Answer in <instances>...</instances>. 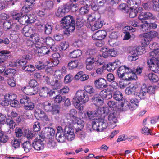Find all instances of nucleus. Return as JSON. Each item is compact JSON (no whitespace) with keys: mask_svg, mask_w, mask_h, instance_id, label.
Wrapping results in <instances>:
<instances>
[{"mask_svg":"<svg viewBox=\"0 0 159 159\" xmlns=\"http://www.w3.org/2000/svg\"><path fill=\"white\" fill-rule=\"evenodd\" d=\"M120 63V62L118 61L109 63L107 64V70L110 72L112 71L116 68L119 67Z\"/></svg>","mask_w":159,"mask_h":159,"instance_id":"31","label":"nucleus"},{"mask_svg":"<svg viewBox=\"0 0 159 159\" xmlns=\"http://www.w3.org/2000/svg\"><path fill=\"white\" fill-rule=\"evenodd\" d=\"M6 123L9 125L10 129H13L16 125L15 122L9 118L7 119Z\"/></svg>","mask_w":159,"mask_h":159,"instance_id":"59","label":"nucleus"},{"mask_svg":"<svg viewBox=\"0 0 159 159\" xmlns=\"http://www.w3.org/2000/svg\"><path fill=\"white\" fill-rule=\"evenodd\" d=\"M107 35L106 32L103 30H99L93 34L92 38L95 40H102L104 39Z\"/></svg>","mask_w":159,"mask_h":159,"instance_id":"19","label":"nucleus"},{"mask_svg":"<svg viewBox=\"0 0 159 159\" xmlns=\"http://www.w3.org/2000/svg\"><path fill=\"white\" fill-rule=\"evenodd\" d=\"M72 125L71 124H69V126H66L64 128V129H63V132L65 135L74 133L73 130L72 128Z\"/></svg>","mask_w":159,"mask_h":159,"instance_id":"40","label":"nucleus"},{"mask_svg":"<svg viewBox=\"0 0 159 159\" xmlns=\"http://www.w3.org/2000/svg\"><path fill=\"white\" fill-rule=\"evenodd\" d=\"M106 70V67L104 66L97 68L95 71L96 73L98 75H103Z\"/></svg>","mask_w":159,"mask_h":159,"instance_id":"56","label":"nucleus"},{"mask_svg":"<svg viewBox=\"0 0 159 159\" xmlns=\"http://www.w3.org/2000/svg\"><path fill=\"white\" fill-rule=\"evenodd\" d=\"M30 39L32 41V43L34 44L36 47L39 48L42 46V41L44 40V38H41L40 39L39 35L37 34H34L30 35Z\"/></svg>","mask_w":159,"mask_h":159,"instance_id":"12","label":"nucleus"},{"mask_svg":"<svg viewBox=\"0 0 159 159\" xmlns=\"http://www.w3.org/2000/svg\"><path fill=\"white\" fill-rule=\"evenodd\" d=\"M44 139L39 136L37 137L33 143V145L34 148L38 151L43 150L44 148L43 143Z\"/></svg>","mask_w":159,"mask_h":159,"instance_id":"8","label":"nucleus"},{"mask_svg":"<svg viewBox=\"0 0 159 159\" xmlns=\"http://www.w3.org/2000/svg\"><path fill=\"white\" fill-rule=\"evenodd\" d=\"M32 29L28 26H25L22 29V33L26 37H28L30 36L32 33Z\"/></svg>","mask_w":159,"mask_h":159,"instance_id":"36","label":"nucleus"},{"mask_svg":"<svg viewBox=\"0 0 159 159\" xmlns=\"http://www.w3.org/2000/svg\"><path fill=\"white\" fill-rule=\"evenodd\" d=\"M77 113V111L75 109H73L70 110L68 113L67 114L66 116L68 120L70 119L71 122L73 120H75Z\"/></svg>","mask_w":159,"mask_h":159,"instance_id":"30","label":"nucleus"},{"mask_svg":"<svg viewBox=\"0 0 159 159\" xmlns=\"http://www.w3.org/2000/svg\"><path fill=\"white\" fill-rule=\"evenodd\" d=\"M100 96L102 97L103 99H109L110 97H108L111 96L110 95H107V93L106 90H103L100 93Z\"/></svg>","mask_w":159,"mask_h":159,"instance_id":"60","label":"nucleus"},{"mask_svg":"<svg viewBox=\"0 0 159 159\" xmlns=\"http://www.w3.org/2000/svg\"><path fill=\"white\" fill-rule=\"evenodd\" d=\"M151 41L144 33L143 36V38L141 41V44L143 47H146L148 45L150 42Z\"/></svg>","mask_w":159,"mask_h":159,"instance_id":"35","label":"nucleus"},{"mask_svg":"<svg viewBox=\"0 0 159 159\" xmlns=\"http://www.w3.org/2000/svg\"><path fill=\"white\" fill-rule=\"evenodd\" d=\"M20 101L23 105L26 110H32L34 107V104L31 102V100H20Z\"/></svg>","mask_w":159,"mask_h":159,"instance_id":"22","label":"nucleus"},{"mask_svg":"<svg viewBox=\"0 0 159 159\" xmlns=\"http://www.w3.org/2000/svg\"><path fill=\"white\" fill-rule=\"evenodd\" d=\"M94 85L97 89L100 90L107 87L106 80L102 78H99L95 80Z\"/></svg>","mask_w":159,"mask_h":159,"instance_id":"16","label":"nucleus"},{"mask_svg":"<svg viewBox=\"0 0 159 159\" xmlns=\"http://www.w3.org/2000/svg\"><path fill=\"white\" fill-rule=\"evenodd\" d=\"M24 150L26 152H29L31 150L32 146L31 143L29 142H26L23 143L22 145Z\"/></svg>","mask_w":159,"mask_h":159,"instance_id":"39","label":"nucleus"},{"mask_svg":"<svg viewBox=\"0 0 159 159\" xmlns=\"http://www.w3.org/2000/svg\"><path fill=\"white\" fill-rule=\"evenodd\" d=\"M69 123L72 125H76V129H83L84 126V123L83 121L80 118L78 117L75 118V120H73L72 122H69Z\"/></svg>","mask_w":159,"mask_h":159,"instance_id":"23","label":"nucleus"},{"mask_svg":"<svg viewBox=\"0 0 159 159\" xmlns=\"http://www.w3.org/2000/svg\"><path fill=\"white\" fill-rule=\"evenodd\" d=\"M49 89L47 87H43L40 89L39 94L40 96L46 97L48 96Z\"/></svg>","mask_w":159,"mask_h":159,"instance_id":"34","label":"nucleus"},{"mask_svg":"<svg viewBox=\"0 0 159 159\" xmlns=\"http://www.w3.org/2000/svg\"><path fill=\"white\" fill-rule=\"evenodd\" d=\"M148 95V93L142 91H141L140 93H137L136 94V96L138 97L137 98H139L141 99L147 98L146 97Z\"/></svg>","mask_w":159,"mask_h":159,"instance_id":"55","label":"nucleus"},{"mask_svg":"<svg viewBox=\"0 0 159 159\" xmlns=\"http://www.w3.org/2000/svg\"><path fill=\"white\" fill-rule=\"evenodd\" d=\"M155 19L156 17L149 12H142L139 16V19L141 21L142 23H143L144 20H154Z\"/></svg>","mask_w":159,"mask_h":159,"instance_id":"17","label":"nucleus"},{"mask_svg":"<svg viewBox=\"0 0 159 159\" xmlns=\"http://www.w3.org/2000/svg\"><path fill=\"white\" fill-rule=\"evenodd\" d=\"M145 34L151 40L153 38L157 36L158 35L157 33L155 31H151Z\"/></svg>","mask_w":159,"mask_h":159,"instance_id":"53","label":"nucleus"},{"mask_svg":"<svg viewBox=\"0 0 159 159\" xmlns=\"http://www.w3.org/2000/svg\"><path fill=\"white\" fill-rule=\"evenodd\" d=\"M89 10V7L87 6H84L81 7L79 10V12L80 14L84 15L88 13Z\"/></svg>","mask_w":159,"mask_h":159,"instance_id":"44","label":"nucleus"},{"mask_svg":"<svg viewBox=\"0 0 159 159\" xmlns=\"http://www.w3.org/2000/svg\"><path fill=\"white\" fill-rule=\"evenodd\" d=\"M23 91L25 93L28 95H34L37 93V91H33V89L32 88H24L23 89Z\"/></svg>","mask_w":159,"mask_h":159,"instance_id":"42","label":"nucleus"},{"mask_svg":"<svg viewBox=\"0 0 159 159\" xmlns=\"http://www.w3.org/2000/svg\"><path fill=\"white\" fill-rule=\"evenodd\" d=\"M86 114L88 118L91 120H93L97 116V113L94 111H88Z\"/></svg>","mask_w":159,"mask_h":159,"instance_id":"50","label":"nucleus"},{"mask_svg":"<svg viewBox=\"0 0 159 159\" xmlns=\"http://www.w3.org/2000/svg\"><path fill=\"white\" fill-rule=\"evenodd\" d=\"M129 102L127 100H124L121 104L122 109L124 111L127 110L128 108L133 110L136 109L138 107V100H129Z\"/></svg>","mask_w":159,"mask_h":159,"instance_id":"4","label":"nucleus"},{"mask_svg":"<svg viewBox=\"0 0 159 159\" xmlns=\"http://www.w3.org/2000/svg\"><path fill=\"white\" fill-rule=\"evenodd\" d=\"M102 52V56L105 58H107L109 56L108 49L106 47H103L101 50Z\"/></svg>","mask_w":159,"mask_h":159,"instance_id":"57","label":"nucleus"},{"mask_svg":"<svg viewBox=\"0 0 159 159\" xmlns=\"http://www.w3.org/2000/svg\"><path fill=\"white\" fill-rule=\"evenodd\" d=\"M141 48V51H138L139 49H136L131 51L130 52V55L128 57V59L129 61H135L138 59V57L139 54L141 55L142 53H144L145 52V49Z\"/></svg>","mask_w":159,"mask_h":159,"instance_id":"7","label":"nucleus"},{"mask_svg":"<svg viewBox=\"0 0 159 159\" xmlns=\"http://www.w3.org/2000/svg\"><path fill=\"white\" fill-rule=\"evenodd\" d=\"M44 5L46 9H51L53 7V3L51 1H46L44 3Z\"/></svg>","mask_w":159,"mask_h":159,"instance_id":"63","label":"nucleus"},{"mask_svg":"<svg viewBox=\"0 0 159 159\" xmlns=\"http://www.w3.org/2000/svg\"><path fill=\"white\" fill-rule=\"evenodd\" d=\"M112 110L109 107H103L99 108L97 111V113L98 115H102L103 114L105 116L109 113H111Z\"/></svg>","mask_w":159,"mask_h":159,"instance_id":"29","label":"nucleus"},{"mask_svg":"<svg viewBox=\"0 0 159 159\" xmlns=\"http://www.w3.org/2000/svg\"><path fill=\"white\" fill-rule=\"evenodd\" d=\"M10 53L7 50H3L0 51V63H4L8 58L7 55Z\"/></svg>","mask_w":159,"mask_h":159,"instance_id":"27","label":"nucleus"},{"mask_svg":"<svg viewBox=\"0 0 159 159\" xmlns=\"http://www.w3.org/2000/svg\"><path fill=\"white\" fill-rule=\"evenodd\" d=\"M42 43L43 45H47L48 47H50L52 50L56 51L57 50V48L54 45L55 41L51 37H48L42 41Z\"/></svg>","mask_w":159,"mask_h":159,"instance_id":"14","label":"nucleus"},{"mask_svg":"<svg viewBox=\"0 0 159 159\" xmlns=\"http://www.w3.org/2000/svg\"><path fill=\"white\" fill-rule=\"evenodd\" d=\"M109 89H110V90L111 91H114V90L117 89L119 87L118 84L116 81L112 82L110 85L109 86Z\"/></svg>","mask_w":159,"mask_h":159,"instance_id":"52","label":"nucleus"},{"mask_svg":"<svg viewBox=\"0 0 159 159\" xmlns=\"http://www.w3.org/2000/svg\"><path fill=\"white\" fill-rule=\"evenodd\" d=\"M82 52L79 49L74 50L70 52L69 54V57L71 58H75L78 57L81 55Z\"/></svg>","mask_w":159,"mask_h":159,"instance_id":"32","label":"nucleus"},{"mask_svg":"<svg viewBox=\"0 0 159 159\" xmlns=\"http://www.w3.org/2000/svg\"><path fill=\"white\" fill-rule=\"evenodd\" d=\"M46 103L48 104H45L44 109L46 111L51 112L53 114L59 113L60 108V106L54 104L52 106H51L50 103L47 102Z\"/></svg>","mask_w":159,"mask_h":159,"instance_id":"9","label":"nucleus"},{"mask_svg":"<svg viewBox=\"0 0 159 159\" xmlns=\"http://www.w3.org/2000/svg\"><path fill=\"white\" fill-rule=\"evenodd\" d=\"M21 141L19 139H14L11 142L12 146L15 148H18L20 144Z\"/></svg>","mask_w":159,"mask_h":159,"instance_id":"46","label":"nucleus"},{"mask_svg":"<svg viewBox=\"0 0 159 159\" xmlns=\"http://www.w3.org/2000/svg\"><path fill=\"white\" fill-rule=\"evenodd\" d=\"M48 146L51 149L55 148H57L56 142L52 140H50L48 143Z\"/></svg>","mask_w":159,"mask_h":159,"instance_id":"64","label":"nucleus"},{"mask_svg":"<svg viewBox=\"0 0 159 159\" xmlns=\"http://www.w3.org/2000/svg\"><path fill=\"white\" fill-rule=\"evenodd\" d=\"M11 15L14 20H17L20 24L24 25L28 24L27 15H23L21 13H17L14 11L11 12Z\"/></svg>","mask_w":159,"mask_h":159,"instance_id":"5","label":"nucleus"},{"mask_svg":"<svg viewBox=\"0 0 159 159\" xmlns=\"http://www.w3.org/2000/svg\"><path fill=\"white\" fill-rule=\"evenodd\" d=\"M28 19V24L34 23L36 20V16L34 14L27 15Z\"/></svg>","mask_w":159,"mask_h":159,"instance_id":"58","label":"nucleus"},{"mask_svg":"<svg viewBox=\"0 0 159 159\" xmlns=\"http://www.w3.org/2000/svg\"><path fill=\"white\" fill-rule=\"evenodd\" d=\"M8 137L3 132L0 131V142L5 143L7 142Z\"/></svg>","mask_w":159,"mask_h":159,"instance_id":"43","label":"nucleus"},{"mask_svg":"<svg viewBox=\"0 0 159 159\" xmlns=\"http://www.w3.org/2000/svg\"><path fill=\"white\" fill-rule=\"evenodd\" d=\"M43 28L44 29L45 33L47 34H50L52 32V29L51 25L50 24L47 23L46 24Z\"/></svg>","mask_w":159,"mask_h":159,"instance_id":"48","label":"nucleus"},{"mask_svg":"<svg viewBox=\"0 0 159 159\" xmlns=\"http://www.w3.org/2000/svg\"><path fill=\"white\" fill-rule=\"evenodd\" d=\"M95 20V18L92 16V15H90L88 16L87 19V23L89 24V26H87L89 27H91V30L94 31L101 28L103 25L101 21L98 20L93 25V22Z\"/></svg>","mask_w":159,"mask_h":159,"instance_id":"6","label":"nucleus"},{"mask_svg":"<svg viewBox=\"0 0 159 159\" xmlns=\"http://www.w3.org/2000/svg\"><path fill=\"white\" fill-rule=\"evenodd\" d=\"M82 129H76V134L82 140L85 139L86 137L85 133L82 130Z\"/></svg>","mask_w":159,"mask_h":159,"instance_id":"47","label":"nucleus"},{"mask_svg":"<svg viewBox=\"0 0 159 159\" xmlns=\"http://www.w3.org/2000/svg\"><path fill=\"white\" fill-rule=\"evenodd\" d=\"M73 104L77 109L81 110L83 109V104L87 102L88 100H73Z\"/></svg>","mask_w":159,"mask_h":159,"instance_id":"26","label":"nucleus"},{"mask_svg":"<svg viewBox=\"0 0 159 159\" xmlns=\"http://www.w3.org/2000/svg\"><path fill=\"white\" fill-rule=\"evenodd\" d=\"M22 69L25 71L33 72L35 70V67L32 65H28L22 67Z\"/></svg>","mask_w":159,"mask_h":159,"instance_id":"41","label":"nucleus"},{"mask_svg":"<svg viewBox=\"0 0 159 159\" xmlns=\"http://www.w3.org/2000/svg\"><path fill=\"white\" fill-rule=\"evenodd\" d=\"M129 70V68L126 67L125 66H122L120 67L117 70V74L118 76L120 78L125 77V75L126 71Z\"/></svg>","mask_w":159,"mask_h":159,"instance_id":"28","label":"nucleus"},{"mask_svg":"<svg viewBox=\"0 0 159 159\" xmlns=\"http://www.w3.org/2000/svg\"><path fill=\"white\" fill-rule=\"evenodd\" d=\"M143 23V24L141 25V27L143 31H146L151 29L149 24L146 21H144Z\"/></svg>","mask_w":159,"mask_h":159,"instance_id":"54","label":"nucleus"},{"mask_svg":"<svg viewBox=\"0 0 159 159\" xmlns=\"http://www.w3.org/2000/svg\"><path fill=\"white\" fill-rule=\"evenodd\" d=\"M16 72V70L13 69H7L5 70L3 75L6 77H12Z\"/></svg>","mask_w":159,"mask_h":159,"instance_id":"33","label":"nucleus"},{"mask_svg":"<svg viewBox=\"0 0 159 159\" xmlns=\"http://www.w3.org/2000/svg\"><path fill=\"white\" fill-rule=\"evenodd\" d=\"M24 135L29 140L32 139L34 136L32 132L29 129H26L25 130Z\"/></svg>","mask_w":159,"mask_h":159,"instance_id":"51","label":"nucleus"},{"mask_svg":"<svg viewBox=\"0 0 159 159\" xmlns=\"http://www.w3.org/2000/svg\"><path fill=\"white\" fill-rule=\"evenodd\" d=\"M151 57L147 60V64L150 70L155 71L159 69V50L150 53Z\"/></svg>","mask_w":159,"mask_h":159,"instance_id":"1","label":"nucleus"},{"mask_svg":"<svg viewBox=\"0 0 159 159\" xmlns=\"http://www.w3.org/2000/svg\"><path fill=\"white\" fill-rule=\"evenodd\" d=\"M49 84L53 89H57L61 88L62 85V82L57 77H55L49 79Z\"/></svg>","mask_w":159,"mask_h":159,"instance_id":"10","label":"nucleus"},{"mask_svg":"<svg viewBox=\"0 0 159 159\" xmlns=\"http://www.w3.org/2000/svg\"><path fill=\"white\" fill-rule=\"evenodd\" d=\"M123 96L122 93L120 91L116 92L113 95L115 99H122Z\"/></svg>","mask_w":159,"mask_h":159,"instance_id":"61","label":"nucleus"},{"mask_svg":"<svg viewBox=\"0 0 159 159\" xmlns=\"http://www.w3.org/2000/svg\"><path fill=\"white\" fill-rule=\"evenodd\" d=\"M89 98L86 93L82 90L77 91L73 98V99H88Z\"/></svg>","mask_w":159,"mask_h":159,"instance_id":"21","label":"nucleus"},{"mask_svg":"<svg viewBox=\"0 0 159 159\" xmlns=\"http://www.w3.org/2000/svg\"><path fill=\"white\" fill-rule=\"evenodd\" d=\"M69 11V9L68 8L64 6H61L58 7L56 14L58 17H61Z\"/></svg>","mask_w":159,"mask_h":159,"instance_id":"24","label":"nucleus"},{"mask_svg":"<svg viewBox=\"0 0 159 159\" xmlns=\"http://www.w3.org/2000/svg\"><path fill=\"white\" fill-rule=\"evenodd\" d=\"M148 77L151 81L156 82L159 80L158 77L154 73H150L148 75Z\"/></svg>","mask_w":159,"mask_h":159,"instance_id":"38","label":"nucleus"},{"mask_svg":"<svg viewBox=\"0 0 159 159\" xmlns=\"http://www.w3.org/2000/svg\"><path fill=\"white\" fill-rule=\"evenodd\" d=\"M57 132L56 133V138L57 141L60 143H63L66 140V137L62 128L58 126L57 128Z\"/></svg>","mask_w":159,"mask_h":159,"instance_id":"15","label":"nucleus"},{"mask_svg":"<svg viewBox=\"0 0 159 159\" xmlns=\"http://www.w3.org/2000/svg\"><path fill=\"white\" fill-rule=\"evenodd\" d=\"M134 71V70L129 68V70L126 71L125 75V77L123 78L128 81L136 80L137 79V77Z\"/></svg>","mask_w":159,"mask_h":159,"instance_id":"18","label":"nucleus"},{"mask_svg":"<svg viewBox=\"0 0 159 159\" xmlns=\"http://www.w3.org/2000/svg\"><path fill=\"white\" fill-rule=\"evenodd\" d=\"M108 125L106 120L102 118L97 119L92 122L93 129L98 132L102 131L106 129Z\"/></svg>","mask_w":159,"mask_h":159,"instance_id":"3","label":"nucleus"},{"mask_svg":"<svg viewBox=\"0 0 159 159\" xmlns=\"http://www.w3.org/2000/svg\"><path fill=\"white\" fill-rule=\"evenodd\" d=\"M78 61L77 60L72 61L68 63V66L70 69H72L78 66Z\"/></svg>","mask_w":159,"mask_h":159,"instance_id":"49","label":"nucleus"},{"mask_svg":"<svg viewBox=\"0 0 159 159\" xmlns=\"http://www.w3.org/2000/svg\"><path fill=\"white\" fill-rule=\"evenodd\" d=\"M116 116V111H111L108 116V121L110 125H114L117 123L118 120Z\"/></svg>","mask_w":159,"mask_h":159,"instance_id":"20","label":"nucleus"},{"mask_svg":"<svg viewBox=\"0 0 159 159\" xmlns=\"http://www.w3.org/2000/svg\"><path fill=\"white\" fill-rule=\"evenodd\" d=\"M11 116L12 118L16 120L17 122H19L21 119L20 117L18 116L17 113L15 111H12L11 113Z\"/></svg>","mask_w":159,"mask_h":159,"instance_id":"62","label":"nucleus"},{"mask_svg":"<svg viewBox=\"0 0 159 159\" xmlns=\"http://www.w3.org/2000/svg\"><path fill=\"white\" fill-rule=\"evenodd\" d=\"M148 2L144 3L143 7L146 10H149L153 6L154 8H156L158 5V2L157 0H148Z\"/></svg>","mask_w":159,"mask_h":159,"instance_id":"25","label":"nucleus"},{"mask_svg":"<svg viewBox=\"0 0 159 159\" xmlns=\"http://www.w3.org/2000/svg\"><path fill=\"white\" fill-rule=\"evenodd\" d=\"M62 26L65 29L64 33L68 34L74 31L75 27V22L72 16H67L63 18L61 21Z\"/></svg>","mask_w":159,"mask_h":159,"instance_id":"2","label":"nucleus"},{"mask_svg":"<svg viewBox=\"0 0 159 159\" xmlns=\"http://www.w3.org/2000/svg\"><path fill=\"white\" fill-rule=\"evenodd\" d=\"M99 61H96L95 59L93 57H88L86 60V68L89 70H91L94 67L93 64L94 63L98 65H101L102 63L99 62Z\"/></svg>","mask_w":159,"mask_h":159,"instance_id":"11","label":"nucleus"},{"mask_svg":"<svg viewBox=\"0 0 159 159\" xmlns=\"http://www.w3.org/2000/svg\"><path fill=\"white\" fill-rule=\"evenodd\" d=\"M49 47H47L45 45H43L39 48H38L39 49V52L42 53L44 55L47 54L49 53L50 50L49 49H48V48Z\"/></svg>","mask_w":159,"mask_h":159,"instance_id":"37","label":"nucleus"},{"mask_svg":"<svg viewBox=\"0 0 159 159\" xmlns=\"http://www.w3.org/2000/svg\"><path fill=\"white\" fill-rule=\"evenodd\" d=\"M107 104L112 111H116L117 107V104L113 101L111 100L109 101Z\"/></svg>","mask_w":159,"mask_h":159,"instance_id":"45","label":"nucleus"},{"mask_svg":"<svg viewBox=\"0 0 159 159\" xmlns=\"http://www.w3.org/2000/svg\"><path fill=\"white\" fill-rule=\"evenodd\" d=\"M60 57V55L57 53H55L53 54L51 58V62L49 61L46 62L48 67H49L54 66L58 64L59 63V59Z\"/></svg>","mask_w":159,"mask_h":159,"instance_id":"13","label":"nucleus"}]
</instances>
